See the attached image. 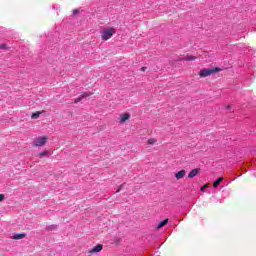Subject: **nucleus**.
<instances>
[{
	"label": "nucleus",
	"instance_id": "nucleus-20",
	"mask_svg": "<svg viewBox=\"0 0 256 256\" xmlns=\"http://www.w3.org/2000/svg\"><path fill=\"white\" fill-rule=\"evenodd\" d=\"M77 14H79V10L77 9L73 10V15H77Z\"/></svg>",
	"mask_w": 256,
	"mask_h": 256
},
{
	"label": "nucleus",
	"instance_id": "nucleus-18",
	"mask_svg": "<svg viewBox=\"0 0 256 256\" xmlns=\"http://www.w3.org/2000/svg\"><path fill=\"white\" fill-rule=\"evenodd\" d=\"M207 187H209V184H206V185L202 186V187L200 188V191H204L205 189H207Z\"/></svg>",
	"mask_w": 256,
	"mask_h": 256
},
{
	"label": "nucleus",
	"instance_id": "nucleus-10",
	"mask_svg": "<svg viewBox=\"0 0 256 256\" xmlns=\"http://www.w3.org/2000/svg\"><path fill=\"white\" fill-rule=\"evenodd\" d=\"M26 234H15L12 236V239L19 240V239H25Z\"/></svg>",
	"mask_w": 256,
	"mask_h": 256
},
{
	"label": "nucleus",
	"instance_id": "nucleus-21",
	"mask_svg": "<svg viewBox=\"0 0 256 256\" xmlns=\"http://www.w3.org/2000/svg\"><path fill=\"white\" fill-rule=\"evenodd\" d=\"M147 69H148L147 66H144V67L141 68V71L145 72V71H147Z\"/></svg>",
	"mask_w": 256,
	"mask_h": 256
},
{
	"label": "nucleus",
	"instance_id": "nucleus-5",
	"mask_svg": "<svg viewBox=\"0 0 256 256\" xmlns=\"http://www.w3.org/2000/svg\"><path fill=\"white\" fill-rule=\"evenodd\" d=\"M199 173H201L200 168H195V169L191 170L188 174V179H193V177H197V175H199Z\"/></svg>",
	"mask_w": 256,
	"mask_h": 256
},
{
	"label": "nucleus",
	"instance_id": "nucleus-11",
	"mask_svg": "<svg viewBox=\"0 0 256 256\" xmlns=\"http://www.w3.org/2000/svg\"><path fill=\"white\" fill-rule=\"evenodd\" d=\"M91 95H93V93L91 92H83L80 97L81 99H86V97H91Z\"/></svg>",
	"mask_w": 256,
	"mask_h": 256
},
{
	"label": "nucleus",
	"instance_id": "nucleus-7",
	"mask_svg": "<svg viewBox=\"0 0 256 256\" xmlns=\"http://www.w3.org/2000/svg\"><path fill=\"white\" fill-rule=\"evenodd\" d=\"M131 115L129 113H124L120 115V123H125V121H129Z\"/></svg>",
	"mask_w": 256,
	"mask_h": 256
},
{
	"label": "nucleus",
	"instance_id": "nucleus-16",
	"mask_svg": "<svg viewBox=\"0 0 256 256\" xmlns=\"http://www.w3.org/2000/svg\"><path fill=\"white\" fill-rule=\"evenodd\" d=\"M0 49H6L7 51H9V47L7 46V44H0Z\"/></svg>",
	"mask_w": 256,
	"mask_h": 256
},
{
	"label": "nucleus",
	"instance_id": "nucleus-22",
	"mask_svg": "<svg viewBox=\"0 0 256 256\" xmlns=\"http://www.w3.org/2000/svg\"><path fill=\"white\" fill-rule=\"evenodd\" d=\"M227 109H231V106H227Z\"/></svg>",
	"mask_w": 256,
	"mask_h": 256
},
{
	"label": "nucleus",
	"instance_id": "nucleus-2",
	"mask_svg": "<svg viewBox=\"0 0 256 256\" xmlns=\"http://www.w3.org/2000/svg\"><path fill=\"white\" fill-rule=\"evenodd\" d=\"M115 35V29L114 28H108L104 31H102L101 39L102 41H109Z\"/></svg>",
	"mask_w": 256,
	"mask_h": 256
},
{
	"label": "nucleus",
	"instance_id": "nucleus-8",
	"mask_svg": "<svg viewBox=\"0 0 256 256\" xmlns=\"http://www.w3.org/2000/svg\"><path fill=\"white\" fill-rule=\"evenodd\" d=\"M196 57L192 55H186L183 58H180V61H195Z\"/></svg>",
	"mask_w": 256,
	"mask_h": 256
},
{
	"label": "nucleus",
	"instance_id": "nucleus-13",
	"mask_svg": "<svg viewBox=\"0 0 256 256\" xmlns=\"http://www.w3.org/2000/svg\"><path fill=\"white\" fill-rule=\"evenodd\" d=\"M148 145H155L157 143V140L155 138H150L147 141Z\"/></svg>",
	"mask_w": 256,
	"mask_h": 256
},
{
	"label": "nucleus",
	"instance_id": "nucleus-15",
	"mask_svg": "<svg viewBox=\"0 0 256 256\" xmlns=\"http://www.w3.org/2000/svg\"><path fill=\"white\" fill-rule=\"evenodd\" d=\"M47 155H49V152L43 151V152H40L39 157H40V159H43V157H45Z\"/></svg>",
	"mask_w": 256,
	"mask_h": 256
},
{
	"label": "nucleus",
	"instance_id": "nucleus-4",
	"mask_svg": "<svg viewBox=\"0 0 256 256\" xmlns=\"http://www.w3.org/2000/svg\"><path fill=\"white\" fill-rule=\"evenodd\" d=\"M103 251V244H97L91 250L88 251V255H94V253H101Z\"/></svg>",
	"mask_w": 256,
	"mask_h": 256
},
{
	"label": "nucleus",
	"instance_id": "nucleus-3",
	"mask_svg": "<svg viewBox=\"0 0 256 256\" xmlns=\"http://www.w3.org/2000/svg\"><path fill=\"white\" fill-rule=\"evenodd\" d=\"M45 143H47V137H45V136H42V137L34 140L35 147H43V145H45Z\"/></svg>",
	"mask_w": 256,
	"mask_h": 256
},
{
	"label": "nucleus",
	"instance_id": "nucleus-9",
	"mask_svg": "<svg viewBox=\"0 0 256 256\" xmlns=\"http://www.w3.org/2000/svg\"><path fill=\"white\" fill-rule=\"evenodd\" d=\"M167 223H169V219L166 218L158 224L157 229H161L162 227H165Z\"/></svg>",
	"mask_w": 256,
	"mask_h": 256
},
{
	"label": "nucleus",
	"instance_id": "nucleus-1",
	"mask_svg": "<svg viewBox=\"0 0 256 256\" xmlns=\"http://www.w3.org/2000/svg\"><path fill=\"white\" fill-rule=\"evenodd\" d=\"M224 68H219V67H215V68H211V69H202L199 72V76L200 77H209V75H213L214 73H219V71H223Z\"/></svg>",
	"mask_w": 256,
	"mask_h": 256
},
{
	"label": "nucleus",
	"instance_id": "nucleus-17",
	"mask_svg": "<svg viewBox=\"0 0 256 256\" xmlns=\"http://www.w3.org/2000/svg\"><path fill=\"white\" fill-rule=\"evenodd\" d=\"M80 101H83V98H81V96L78 97V98H76V99L74 100V103H79Z\"/></svg>",
	"mask_w": 256,
	"mask_h": 256
},
{
	"label": "nucleus",
	"instance_id": "nucleus-14",
	"mask_svg": "<svg viewBox=\"0 0 256 256\" xmlns=\"http://www.w3.org/2000/svg\"><path fill=\"white\" fill-rule=\"evenodd\" d=\"M41 112H36L31 115V119H39Z\"/></svg>",
	"mask_w": 256,
	"mask_h": 256
},
{
	"label": "nucleus",
	"instance_id": "nucleus-6",
	"mask_svg": "<svg viewBox=\"0 0 256 256\" xmlns=\"http://www.w3.org/2000/svg\"><path fill=\"white\" fill-rule=\"evenodd\" d=\"M185 175H187V171L185 170H180L179 172H177L175 174V178L177 179V181L183 179V177H185Z\"/></svg>",
	"mask_w": 256,
	"mask_h": 256
},
{
	"label": "nucleus",
	"instance_id": "nucleus-12",
	"mask_svg": "<svg viewBox=\"0 0 256 256\" xmlns=\"http://www.w3.org/2000/svg\"><path fill=\"white\" fill-rule=\"evenodd\" d=\"M221 181H223V177L218 178V179L213 183V187L217 188L218 185H221Z\"/></svg>",
	"mask_w": 256,
	"mask_h": 256
},
{
	"label": "nucleus",
	"instance_id": "nucleus-19",
	"mask_svg": "<svg viewBox=\"0 0 256 256\" xmlns=\"http://www.w3.org/2000/svg\"><path fill=\"white\" fill-rule=\"evenodd\" d=\"M5 199V195L4 194H0V203L1 201H3Z\"/></svg>",
	"mask_w": 256,
	"mask_h": 256
}]
</instances>
